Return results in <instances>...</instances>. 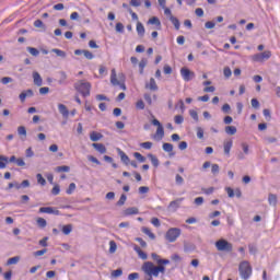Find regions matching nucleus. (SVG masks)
Returning a JSON list of instances; mask_svg holds the SVG:
<instances>
[{"label":"nucleus","mask_w":280,"mask_h":280,"mask_svg":"<svg viewBox=\"0 0 280 280\" xmlns=\"http://www.w3.org/2000/svg\"><path fill=\"white\" fill-rule=\"evenodd\" d=\"M142 270L149 277L145 280H153V277L158 278L160 273L165 275V266H155L153 262L150 261L143 264Z\"/></svg>","instance_id":"1"},{"label":"nucleus","mask_w":280,"mask_h":280,"mask_svg":"<svg viewBox=\"0 0 280 280\" xmlns=\"http://www.w3.org/2000/svg\"><path fill=\"white\" fill-rule=\"evenodd\" d=\"M74 89L79 94L83 95V97H90L92 84L84 80H79L74 83Z\"/></svg>","instance_id":"2"},{"label":"nucleus","mask_w":280,"mask_h":280,"mask_svg":"<svg viewBox=\"0 0 280 280\" xmlns=\"http://www.w3.org/2000/svg\"><path fill=\"white\" fill-rule=\"evenodd\" d=\"M240 276L243 280H249L253 275V268L249 261H242L238 266Z\"/></svg>","instance_id":"3"},{"label":"nucleus","mask_w":280,"mask_h":280,"mask_svg":"<svg viewBox=\"0 0 280 280\" xmlns=\"http://www.w3.org/2000/svg\"><path fill=\"white\" fill-rule=\"evenodd\" d=\"M110 83L114 86H119L122 91H127L126 80L125 79H117V73H116L115 68L112 69Z\"/></svg>","instance_id":"4"},{"label":"nucleus","mask_w":280,"mask_h":280,"mask_svg":"<svg viewBox=\"0 0 280 280\" xmlns=\"http://www.w3.org/2000/svg\"><path fill=\"white\" fill-rule=\"evenodd\" d=\"M151 124H153L154 127H158L156 132L153 135L152 138L156 141H161L162 139H164L165 132L163 125L158 119H153Z\"/></svg>","instance_id":"5"},{"label":"nucleus","mask_w":280,"mask_h":280,"mask_svg":"<svg viewBox=\"0 0 280 280\" xmlns=\"http://www.w3.org/2000/svg\"><path fill=\"white\" fill-rule=\"evenodd\" d=\"M182 231L178 228H172L166 232V235L164 236L167 242L175 243L178 237H180Z\"/></svg>","instance_id":"6"},{"label":"nucleus","mask_w":280,"mask_h":280,"mask_svg":"<svg viewBox=\"0 0 280 280\" xmlns=\"http://www.w3.org/2000/svg\"><path fill=\"white\" fill-rule=\"evenodd\" d=\"M215 247L219 252H233V244L229 243L226 240H219L215 243Z\"/></svg>","instance_id":"7"},{"label":"nucleus","mask_w":280,"mask_h":280,"mask_svg":"<svg viewBox=\"0 0 280 280\" xmlns=\"http://www.w3.org/2000/svg\"><path fill=\"white\" fill-rule=\"evenodd\" d=\"M180 75L185 82H190L194 78H196V73L189 68H182Z\"/></svg>","instance_id":"8"},{"label":"nucleus","mask_w":280,"mask_h":280,"mask_svg":"<svg viewBox=\"0 0 280 280\" xmlns=\"http://www.w3.org/2000/svg\"><path fill=\"white\" fill-rule=\"evenodd\" d=\"M148 25H155V30L156 31H161L162 30V23H161V20L158 19V16H153V18H150L148 20Z\"/></svg>","instance_id":"9"},{"label":"nucleus","mask_w":280,"mask_h":280,"mask_svg":"<svg viewBox=\"0 0 280 280\" xmlns=\"http://www.w3.org/2000/svg\"><path fill=\"white\" fill-rule=\"evenodd\" d=\"M39 213L42 214H54V215H60L59 210H54V208L50 207H43L39 209Z\"/></svg>","instance_id":"10"},{"label":"nucleus","mask_w":280,"mask_h":280,"mask_svg":"<svg viewBox=\"0 0 280 280\" xmlns=\"http://www.w3.org/2000/svg\"><path fill=\"white\" fill-rule=\"evenodd\" d=\"M145 89L150 90L151 92H156L159 88L156 85L155 79L151 78L149 82L145 83Z\"/></svg>","instance_id":"11"},{"label":"nucleus","mask_w":280,"mask_h":280,"mask_svg":"<svg viewBox=\"0 0 280 280\" xmlns=\"http://www.w3.org/2000/svg\"><path fill=\"white\" fill-rule=\"evenodd\" d=\"M233 148V140H226L225 142H223V152L229 156L230 155V151Z\"/></svg>","instance_id":"12"},{"label":"nucleus","mask_w":280,"mask_h":280,"mask_svg":"<svg viewBox=\"0 0 280 280\" xmlns=\"http://www.w3.org/2000/svg\"><path fill=\"white\" fill-rule=\"evenodd\" d=\"M133 250L137 253L140 259H148V254H145L138 245H133Z\"/></svg>","instance_id":"13"},{"label":"nucleus","mask_w":280,"mask_h":280,"mask_svg":"<svg viewBox=\"0 0 280 280\" xmlns=\"http://www.w3.org/2000/svg\"><path fill=\"white\" fill-rule=\"evenodd\" d=\"M26 97H33V90H26L22 93H20L19 98L20 102L24 103Z\"/></svg>","instance_id":"14"},{"label":"nucleus","mask_w":280,"mask_h":280,"mask_svg":"<svg viewBox=\"0 0 280 280\" xmlns=\"http://www.w3.org/2000/svg\"><path fill=\"white\" fill-rule=\"evenodd\" d=\"M33 83L36 86H43V79L38 72H33Z\"/></svg>","instance_id":"15"},{"label":"nucleus","mask_w":280,"mask_h":280,"mask_svg":"<svg viewBox=\"0 0 280 280\" xmlns=\"http://www.w3.org/2000/svg\"><path fill=\"white\" fill-rule=\"evenodd\" d=\"M136 31H137V34L140 38H142L144 36L145 28H144V25L141 22H137Z\"/></svg>","instance_id":"16"},{"label":"nucleus","mask_w":280,"mask_h":280,"mask_svg":"<svg viewBox=\"0 0 280 280\" xmlns=\"http://www.w3.org/2000/svg\"><path fill=\"white\" fill-rule=\"evenodd\" d=\"M92 148H94L101 154H105L107 152L105 144L94 143L92 144Z\"/></svg>","instance_id":"17"},{"label":"nucleus","mask_w":280,"mask_h":280,"mask_svg":"<svg viewBox=\"0 0 280 280\" xmlns=\"http://www.w3.org/2000/svg\"><path fill=\"white\" fill-rule=\"evenodd\" d=\"M183 200L184 199L180 198V199H175V200L171 201L170 205H168V208L173 209L174 211H176L179 208V206H180Z\"/></svg>","instance_id":"18"},{"label":"nucleus","mask_w":280,"mask_h":280,"mask_svg":"<svg viewBox=\"0 0 280 280\" xmlns=\"http://www.w3.org/2000/svg\"><path fill=\"white\" fill-rule=\"evenodd\" d=\"M118 154H119V156L121 159V162L125 165H129L130 164V158L125 152H122L120 149H118Z\"/></svg>","instance_id":"19"},{"label":"nucleus","mask_w":280,"mask_h":280,"mask_svg":"<svg viewBox=\"0 0 280 280\" xmlns=\"http://www.w3.org/2000/svg\"><path fill=\"white\" fill-rule=\"evenodd\" d=\"M139 214V209L138 208H129L124 210V215L128 217V215H138Z\"/></svg>","instance_id":"20"},{"label":"nucleus","mask_w":280,"mask_h":280,"mask_svg":"<svg viewBox=\"0 0 280 280\" xmlns=\"http://www.w3.org/2000/svg\"><path fill=\"white\" fill-rule=\"evenodd\" d=\"M59 112L62 115V117L68 118L69 117V110L65 104L58 105Z\"/></svg>","instance_id":"21"},{"label":"nucleus","mask_w":280,"mask_h":280,"mask_svg":"<svg viewBox=\"0 0 280 280\" xmlns=\"http://www.w3.org/2000/svg\"><path fill=\"white\" fill-rule=\"evenodd\" d=\"M9 164V158L5 155H0V170H5Z\"/></svg>","instance_id":"22"},{"label":"nucleus","mask_w":280,"mask_h":280,"mask_svg":"<svg viewBox=\"0 0 280 280\" xmlns=\"http://www.w3.org/2000/svg\"><path fill=\"white\" fill-rule=\"evenodd\" d=\"M145 66H148V59L142 58V60H140L139 65H138V67H139V74L140 75L143 74Z\"/></svg>","instance_id":"23"},{"label":"nucleus","mask_w":280,"mask_h":280,"mask_svg":"<svg viewBox=\"0 0 280 280\" xmlns=\"http://www.w3.org/2000/svg\"><path fill=\"white\" fill-rule=\"evenodd\" d=\"M18 136L22 139H25L27 136L26 128L24 126L18 127Z\"/></svg>","instance_id":"24"},{"label":"nucleus","mask_w":280,"mask_h":280,"mask_svg":"<svg viewBox=\"0 0 280 280\" xmlns=\"http://www.w3.org/2000/svg\"><path fill=\"white\" fill-rule=\"evenodd\" d=\"M100 139H103V135H102V133H97V132H95V131H92V132L90 133V140H91V141L96 142V141H98Z\"/></svg>","instance_id":"25"},{"label":"nucleus","mask_w":280,"mask_h":280,"mask_svg":"<svg viewBox=\"0 0 280 280\" xmlns=\"http://www.w3.org/2000/svg\"><path fill=\"white\" fill-rule=\"evenodd\" d=\"M170 21H171L172 24L174 25L175 30H176V31H179V28H180L179 20H178L176 16L171 15Z\"/></svg>","instance_id":"26"},{"label":"nucleus","mask_w":280,"mask_h":280,"mask_svg":"<svg viewBox=\"0 0 280 280\" xmlns=\"http://www.w3.org/2000/svg\"><path fill=\"white\" fill-rule=\"evenodd\" d=\"M225 132H226L229 136H234V135H236V132H237V128H236L235 126H226Z\"/></svg>","instance_id":"27"},{"label":"nucleus","mask_w":280,"mask_h":280,"mask_svg":"<svg viewBox=\"0 0 280 280\" xmlns=\"http://www.w3.org/2000/svg\"><path fill=\"white\" fill-rule=\"evenodd\" d=\"M148 159L151 161V164H153V166H154L155 168L159 167V160H158V158H156L155 155H153V154H148Z\"/></svg>","instance_id":"28"},{"label":"nucleus","mask_w":280,"mask_h":280,"mask_svg":"<svg viewBox=\"0 0 280 280\" xmlns=\"http://www.w3.org/2000/svg\"><path fill=\"white\" fill-rule=\"evenodd\" d=\"M51 52H52V54H56V56H59V57H61V58H66V57H67V52L63 51V50H61V49H59V48H54V49L51 50Z\"/></svg>","instance_id":"29"},{"label":"nucleus","mask_w":280,"mask_h":280,"mask_svg":"<svg viewBox=\"0 0 280 280\" xmlns=\"http://www.w3.org/2000/svg\"><path fill=\"white\" fill-rule=\"evenodd\" d=\"M142 232L151 240H155V234L149 228H142Z\"/></svg>","instance_id":"30"},{"label":"nucleus","mask_w":280,"mask_h":280,"mask_svg":"<svg viewBox=\"0 0 280 280\" xmlns=\"http://www.w3.org/2000/svg\"><path fill=\"white\" fill-rule=\"evenodd\" d=\"M72 232V224H67L62 226L63 235L68 236Z\"/></svg>","instance_id":"31"},{"label":"nucleus","mask_w":280,"mask_h":280,"mask_svg":"<svg viewBox=\"0 0 280 280\" xmlns=\"http://www.w3.org/2000/svg\"><path fill=\"white\" fill-rule=\"evenodd\" d=\"M162 150L171 153V152L174 151V145L171 144V143H163L162 144Z\"/></svg>","instance_id":"32"},{"label":"nucleus","mask_w":280,"mask_h":280,"mask_svg":"<svg viewBox=\"0 0 280 280\" xmlns=\"http://www.w3.org/2000/svg\"><path fill=\"white\" fill-rule=\"evenodd\" d=\"M20 261V256H15L12 258H9L7 261V266L16 265Z\"/></svg>","instance_id":"33"},{"label":"nucleus","mask_w":280,"mask_h":280,"mask_svg":"<svg viewBox=\"0 0 280 280\" xmlns=\"http://www.w3.org/2000/svg\"><path fill=\"white\" fill-rule=\"evenodd\" d=\"M268 202H269V205H271V206H276V205H277V196L273 195V194H269V196H268Z\"/></svg>","instance_id":"34"},{"label":"nucleus","mask_w":280,"mask_h":280,"mask_svg":"<svg viewBox=\"0 0 280 280\" xmlns=\"http://www.w3.org/2000/svg\"><path fill=\"white\" fill-rule=\"evenodd\" d=\"M36 222H37V225H38L40 229H44V228L47 226V221H46L44 218H38V219L36 220Z\"/></svg>","instance_id":"35"},{"label":"nucleus","mask_w":280,"mask_h":280,"mask_svg":"<svg viewBox=\"0 0 280 280\" xmlns=\"http://www.w3.org/2000/svg\"><path fill=\"white\" fill-rule=\"evenodd\" d=\"M252 60L254 62L262 63L265 60L262 59V56L260 54H256L252 57Z\"/></svg>","instance_id":"36"},{"label":"nucleus","mask_w":280,"mask_h":280,"mask_svg":"<svg viewBox=\"0 0 280 280\" xmlns=\"http://www.w3.org/2000/svg\"><path fill=\"white\" fill-rule=\"evenodd\" d=\"M261 55V58L265 60H269L272 56L271 51L270 50H265L264 52L260 54Z\"/></svg>","instance_id":"37"},{"label":"nucleus","mask_w":280,"mask_h":280,"mask_svg":"<svg viewBox=\"0 0 280 280\" xmlns=\"http://www.w3.org/2000/svg\"><path fill=\"white\" fill-rule=\"evenodd\" d=\"M27 51L34 57H37L40 54V51H38L35 47H27Z\"/></svg>","instance_id":"38"},{"label":"nucleus","mask_w":280,"mask_h":280,"mask_svg":"<svg viewBox=\"0 0 280 280\" xmlns=\"http://www.w3.org/2000/svg\"><path fill=\"white\" fill-rule=\"evenodd\" d=\"M133 156L140 163L145 162V158L143 155H141V153H139V152L133 153Z\"/></svg>","instance_id":"39"},{"label":"nucleus","mask_w":280,"mask_h":280,"mask_svg":"<svg viewBox=\"0 0 280 280\" xmlns=\"http://www.w3.org/2000/svg\"><path fill=\"white\" fill-rule=\"evenodd\" d=\"M183 121H185V118L182 115H175L174 116V122L177 125H182Z\"/></svg>","instance_id":"40"},{"label":"nucleus","mask_w":280,"mask_h":280,"mask_svg":"<svg viewBox=\"0 0 280 280\" xmlns=\"http://www.w3.org/2000/svg\"><path fill=\"white\" fill-rule=\"evenodd\" d=\"M55 172L61 173V172H70V166H57L55 168Z\"/></svg>","instance_id":"41"},{"label":"nucleus","mask_w":280,"mask_h":280,"mask_svg":"<svg viewBox=\"0 0 280 280\" xmlns=\"http://www.w3.org/2000/svg\"><path fill=\"white\" fill-rule=\"evenodd\" d=\"M36 178H37V183H38L40 186H45V185H46V179L43 177L42 174H37V175H36Z\"/></svg>","instance_id":"42"},{"label":"nucleus","mask_w":280,"mask_h":280,"mask_svg":"<svg viewBox=\"0 0 280 280\" xmlns=\"http://www.w3.org/2000/svg\"><path fill=\"white\" fill-rule=\"evenodd\" d=\"M163 73L166 75H171L173 73V68L170 67L168 65L163 67Z\"/></svg>","instance_id":"43"},{"label":"nucleus","mask_w":280,"mask_h":280,"mask_svg":"<svg viewBox=\"0 0 280 280\" xmlns=\"http://www.w3.org/2000/svg\"><path fill=\"white\" fill-rule=\"evenodd\" d=\"M74 190H75V184L71 183L70 186H68L66 194L71 195V194H73Z\"/></svg>","instance_id":"44"},{"label":"nucleus","mask_w":280,"mask_h":280,"mask_svg":"<svg viewBox=\"0 0 280 280\" xmlns=\"http://www.w3.org/2000/svg\"><path fill=\"white\" fill-rule=\"evenodd\" d=\"M211 173L214 174V175L220 173V165L219 164H212L211 165Z\"/></svg>","instance_id":"45"},{"label":"nucleus","mask_w":280,"mask_h":280,"mask_svg":"<svg viewBox=\"0 0 280 280\" xmlns=\"http://www.w3.org/2000/svg\"><path fill=\"white\" fill-rule=\"evenodd\" d=\"M83 55L88 60H93L94 55L90 50H83Z\"/></svg>","instance_id":"46"},{"label":"nucleus","mask_w":280,"mask_h":280,"mask_svg":"<svg viewBox=\"0 0 280 280\" xmlns=\"http://www.w3.org/2000/svg\"><path fill=\"white\" fill-rule=\"evenodd\" d=\"M242 149H243V152L245 155H248L249 154V145L246 143V142H243L241 144Z\"/></svg>","instance_id":"47"},{"label":"nucleus","mask_w":280,"mask_h":280,"mask_svg":"<svg viewBox=\"0 0 280 280\" xmlns=\"http://www.w3.org/2000/svg\"><path fill=\"white\" fill-rule=\"evenodd\" d=\"M116 250H117V244L114 241H112L109 243V253L114 254Z\"/></svg>","instance_id":"48"},{"label":"nucleus","mask_w":280,"mask_h":280,"mask_svg":"<svg viewBox=\"0 0 280 280\" xmlns=\"http://www.w3.org/2000/svg\"><path fill=\"white\" fill-rule=\"evenodd\" d=\"M136 242L139 243L140 247L148 248V243H145L141 237H137Z\"/></svg>","instance_id":"49"},{"label":"nucleus","mask_w":280,"mask_h":280,"mask_svg":"<svg viewBox=\"0 0 280 280\" xmlns=\"http://www.w3.org/2000/svg\"><path fill=\"white\" fill-rule=\"evenodd\" d=\"M225 191H226V194H228V196H229L230 198H234V197H235V191H234L233 188L226 187V188H225Z\"/></svg>","instance_id":"50"},{"label":"nucleus","mask_w":280,"mask_h":280,"mask_svg":"<svg viewBox=\"0 0 280 280\" xmlns=\"http://www.w3.org/2000/svg\"><path fill=\"white\" fill-rule=\"evenodd\" d=\"M175 183L177 185H182L185 183V179L179 174H177V175H175Z\"/></svg>","instance_id":"51"},{"label":"nucleus","mask_w":280,"mask_h":280,"mask_svg":"<svg viewBox=\"0 0 280 280\" xmlns=\"http://www.w3.org/2000/svg\"><path fill=\"white\" fill-rule=\"evenodd\" d=\"M152 145H153L152 142H144V143L140 144V148H142L144 150H151Z\"/></svg>","instance_id":"52"},{"label":"nucleus","mask_w":280,"mask_h":280,"mask_svg":"<svg viewBox=\"0 0 280 280\" xmlns=\"http://www.w3.org/2000/svg\"><path fill=\"white\" fill-rule=\"evenodd\" d=\"M205 131L201 127H197V138L203 139Z\"/></svg>","instance_id":"53"},{"label":"nucleus","mask_w":280,"mask_h":280,"mask_svg":"<svg viewBox=\"0 0 280 280\" xmlns=\"http://www.w3.org/2000/svg\"><path fill=\"white\" fill-rule=\"evenodd\" d=\"M126 201H127V196L121 195L120 199L118 200V202H116V205L122 206V205H126Z\"/></svg>","instance_id":"54"},{"label":"nucleus","mask_w":280,"mask_h":280,"mask_svg":"<svg viewBox=\"0 0 280 280\" xmlns=\"http://www.w3.org/2000/svg\"><path fill=\"white\" fill-rule=\"evenodd\" d=\"M115 32L122 33L124 32V25L121 23L115 24Z\"/></svg>","instance_id":"55"},{"label":"nucleus","mask_w":280,"mask_h":280,"mask_svg":"<svg viewBox=\"0 0 280 280\" xmlns=\"http://www.w3.org/2000/svg\"><path fill=\"white\" fill-rule=\"evenodd\" d=\"M151 224L155 228L161 226V221L158 218L151 219Z\"/></svg>","instance_id":"56"},{"label":"nucleus","mask_w":280,"mask_h":280,"mask_svg":"<svg viewBox=\"0 0 280 280\" xmlns=\"http://www.w3.org/2000/svg\"><path fill=\"white\" fill-rule=\"evenodd\" d=\"M51 194H52L54 196H57V195L60 194V187H59V185H55V186H54V188L51 189Z\"/></svg>","instance_id":"57"},{"label":"nucleus","mask_w":280,"mask_h":280,"mask_svg":"<svg viewBox=\"0 0 280 280\" xmlns=\"http://www.w3.org/2000/svg\"><path fill=\"white\" fill-rule=\"evenodd\" d=\"M189 114H190V116L192 117L194 120L199 121L198 112H196V110H190Z\"/></svg>","instance_id":"58"},{"label":"nucleus","mask_w":280,"mask_h":280,"mask_svg":"<svg viewBox=\"0 0 280 280\" xmlns=\"http://www.w3.org/2000/svg\"><path fill=\"white\" fill-rule=\"evenodd\" d=\"M136 108L137 109H140V110H142V109H144V103H143V101H137V103H136Z\"/></svg>","instance_id":"59"},{"label":"nucleus","mask_w":280,"mask_h":280,"mask_svg":"<svg viewBox=\"0 0 280 280\" xmlns=\"http://www.w3.org/2000/svg\"><path fill=\"white\" fill-rule=\"evenodd\" d=\"M233 74L230 68H223V75L230 78Z\"/></svg>","instance_id":"60"},{"label":"nucleus","mask_w":280,"mask_h":280,"mask_svg":"<svg viewBox=\"0 0 280 280\" xmlns=\"http://www.w3.org/2000/svg\"><path fill=\"white\" fill-rule=\"evenodd\" d=\"M202 192H205L206 195H211L214 192V188L213 187L202 188Z\"/></svg>","instance_id":"61"},{"label":"nucleus","mask_w":280,"mask_h":280,"mask_svg":"<svg viewBox=\"0 0 280 280\" xmlns=\"http://www.w3.org/2000/svg\"><path fill=\"white\" fill-rule=\"evenodd\" d=\"M139 279V273L133 272V273H129L128 276V280H138Z\"/></svg>","instance_id":"62"},{"label":"nucleus","mask_w":280,"mask_h":280,"mask_svg":"<svg viewBox=\"0 0 280 280\" xmlns=\"http://www.w3.org/2000/svg\"><path fill=\"white\" fill-rule=\"evenodd\" d=\"M138 191H139V194H149L150 188L149 187H139Z\"/></svg>","instance_id":"63"},{"label":"nucleus","mask_w":280,"mask_h":280,"mask_svg":"<svg viewBox=\"0 0 280 280\" xmlns=\"http://www.w3.org/2000/svg\"><path fill=\"white\" fill-rule=\"evenodd\" d=\"M188 148V143L186 141H182L179 144H178V149L179 150H187Z\"/></svg>","instance_id":"64"}]
</instances>
